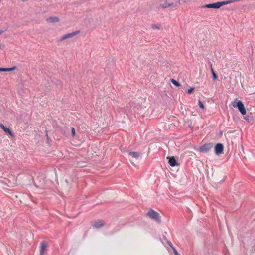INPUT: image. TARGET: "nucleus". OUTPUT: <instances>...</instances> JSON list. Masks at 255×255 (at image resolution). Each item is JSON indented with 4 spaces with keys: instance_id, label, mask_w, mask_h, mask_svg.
Returning a JSON list of instances; mask_svg holds the SVG:
<instances>
[{
    "instance_id": "nucleus-1",
    "label": "nucleus",
    "mask_w": 255,
    "mask_h": 255,
    "mask_svg": "<svg viewBox=\"0 0 255 255\" xmlns=\"http://www.w3.org/2000/svg\"><path fill=\"white\" fill-rule=\"evenodd\" d=\"M232 106L237 108L242 115L246 114V110L243 102L239 100H236L232 103Z\"/></svg>"
},
{
    "instance_id": "nucleus-2",
    "label": "nucleus",
    "mask_w": 255,
    "mask_h": 255,
    "mask_svg": "<svg viewBox=\"0 0 255 255\" xmlns=\"http://www.w3.org/2000/svg\"><path fill=\"white\" fill-rule=\"evenodd\" d=\"M147 216L148 217L152 220H153L156 222H160V216L159 214L153 210V209H150L146 214Z\"/></svg>"
},
{
    "instance_id": "nucleus-3",
    "label": "nucleus",
    "mask_w": 255,
    "mask_h": 255,
    "mask_svg": "<svg viewBox=\"0 0 255 255\" xmlns=\"http://www.w3.org/2000/svg\"><path fill=\"white\" fill-rule=\"evenodd\" d=\"M48 245L47 243L45 241H42L40 243V255H45L46 249L47 248Z\"/></svg>"
},
{
    "instance_id": "nucleus-4",
    "label": "nucleus",
    "mask_w": 255,
    "mask_h": 255,
    "mask_svg": "<svg viewBox=\"0 0 255 255\" xmlns=\"http://www.w3.org/2000/svg\"><path fill=\"white\" fill-rule=\"evenodd\" d=\"M224 146L222 144L218 143L215 147V152L217 155L221 154L223 152Z\"/></svg>"
},
{
    "instance_id": "nucleus-5",
    "label": "nucleus",
    "mask_w": 255,
    "mask_h": 255,
    "mask_svg": "<svg viewBox=\"0 0 255 255\" xmlns=\"http://www.w3.org/2000/svg\"><path fill=\"white\" fill-rule=\"evenodd\" d=\"M104 223L103 221L98 220L92 222V226L94 228L98 229L103 226Z\"/></svg>"
},
{
    "instance_id": "nucleus-6",
    "label": "nucleus",
    "mask_w": 255,
    "mask_h": 255,
    "mask_svg": "<svg viewBox=\"0 0 255 255\" xmlns=\"http://www.w3.org/2000/svg\"><path fill=\"white\" fill-rule=\"evenodd\" d=\"M202 8H214V9H218L219 8V5L218 2L214 3H210L208 4H206L203 5L202 6Z\"/></svg>"
},
{
    "instance_id": "nucleus-7",
    "label": "nucleus",
    "mask_w": 255,
    "mask_h": 255,
    "mask_svg": "<svg viewBox=\"0 0 255 255\" xmlns=\"http://www.w3.org/2000/svg\"><path fill=\"white\" fill-rule=\"evenodd\" d=\"M169 163L171 167H174L178 164L174 156L169 158Z\"/></svg>"
},
{
    "instance_id": "nucleus-8",
    "label": "nucleus",
    "mask_w": 255,
    "mask_h": 255,
    "mask_svg": "<svg viewBox=\"0 0 255 255\" xmlns=\"http://www.w3.org/2000/svg\"><path fill=\"white\" fill-rule=\"evenodd\" d=\"M77 33V32H74L66 34L64 35V36H63L61 38V40H63L64 39L72 37L73 36H74L75 35H76Z\"/></svg>"
},
{
    "instance_id": "nucleus-9",
    "label": "nucleus",
    "mask_w": 255,
    "mask_h": 255,
    "mask_svg": "<svg viewBox=\"0 0 255 255\" xmlns=\"http://www.w3.org/2000/svg\"><path fill=\"white\" fill-rule=\"evenodd\" d=\"M0 127L6 133H8L10 135L12 134V132L10 129L8 128L5 127L2 124H0Z\"/></svg>"
},
{
    "instance_id": "nucleus-10",
    "label": "nucleus",
    "mask_w": 255,
    "mask_h": 255,
    "mask_svg": "<svg viewBox=\"0 0 255 255\" xmlns=\"http://www.w3.org/2000/svg\"><path fill=\"white\" fill-rule=\"evenodd\" d=\"M59 20V18L57 17H50L46 19V21L49 22H57Z\"/></svg>"
},
{
    "instance_id": "nucleus-11",
    "label": "nucleus",
    "mask_w": 255,
    "mask_h": 255,
    "mask_svg": "<svg viewBox=\"0 0 255 255\" xmlns=\"http://www.w3.org/2000/svg\"><path fill=\"white\" fill-rule=\"evenodd\" d=\"M129 154L135 159L138 158L140 155L138 152H129Z\"/></svg>"
},
{
    "instance_id": "nucleus-12",
    "label": "nucleus",
    "mask_w": 255,
    "mask_h": 255,
    "mask_svg": "<svg viewBox=\"0 0 255 255\" xmlns=\"http://www.w3.org/2000/svg\"><path fill=\"white\" fill-rule=\"evenodd\" d=\"M15 69V67H14L13 68H8L0 67V72H9V71H11Z\"/></svg>"
},
{
    "instance_id": "nucleus-13",
    "label": "nucleus",
    "mask_w": 255,
    "mask_h": 255,
    "mask_svg": "<svg viewBox=\"0 0 255 255\" xmlns=\"http://www.w3.org/2000/svg\"><path fill=\"white\" fill-rule=\"evenodd\" d=\"M218 3H219V8L223 5H226L228 4H230L229 0H226V1L218 2Z\"/></svg>"
},
{
    "instance_id": "nucleus-14",
    "label": "nucleus",
    "mask_w": 255,
    "mask_h": 255,
    "mask_svg": "<svg viewBox=\"0 0 255 255\" xmlns=\"http://www.w3.org/2000/svg\"><path fill=\"white\" fill-rule=\"evenodd\" d=\"M212 64H211V72H212V76H213V78L214 80H216L218 77H217L216 74L214 72L213 69L212 68Z\"/></svg>"
},
{
    "instance_id": "nucleus-15",
    "label": "nucleus",
    "mask_w": 255,
    "mask_h": 255,
    "mask_svg": "<svg viewBox=\"0 0 255 255\" xmlns=\"http://www.w3.org/2000/svg\"><path fill=\"white\" fill-rule=\"evenodd\" d=\"M173 5H174L173 3H165V4H163L162 7L164 8H167L169 7H171V6H173Z\"/></svg>"
},
{
    "instance_id": "nucleus-16",
    "label": "nucleus",
    "mask_w": 255,
    "mask_h": 255,
    "mask_svg": "<svg viewBox=\"0 0 255 255\" xmlns=\"http://www.w3.org/2000/svg\"><path fill=\"white\" fill-rule=\"evenodd\" d=\"M171 82L173 84H174L176 86H179L180 84L175 80L174 79H171Z\"/></svg>"
},
{
    "instance_id": "nucleus-17",
    "label": "nucleus",
    "mask_w": 255,
    "mask_h": 255,
    "mask_svg": "<svg viewBox=\"0 0 255 255\" xmlns=\"http://www.w3.org/2000/svg\"><path fill=\"white\" fill-rule=\"evenodd\" d=\"M198 105L200 108L204 109V104L200 100H198Z\"/></svg>"
},
{
    "instance_id": "nucleus-18",
    "label": "nucleus",
    "mask_w": 255,
    "mask_h": 255,
    "mask_svg": "<svg viewBox=\"0 0 255 255\" xmlns=\"http://www.w3.org/2000/svg\"><path fill=\"white\" fill-rule=\"evenodd\" d=\"M71 132L72 136H74L75 135V130L73 127L71 128Z\"/></svg>"
},
{
    "instance_id": "nucleus-19",
    "label": "nucleus",
    "mask_w": 255,
    "mask_h": 255,
    "mask_svg": "<svg viewBox=\"0 0 255 255\" xmlns=\"http://www.w3.org/2000/svg\"><path fill=\"white\" fill-rule=\"evenodd\" d=\"M194 88H191L188 90L187 92L188 94H191L194 91Z\"/></svg>"
},
{
    "instance_id": "nucleus-20",
    "label": "nucleus",
    "mask_w": 255,
    "mask_h": 255,
    "mask_svg": "<svg viewBox=\"0 0 255 255\" xmlns=\"http://www.w3.org/2000/svg\"><path fill=\"white\" fill-rule=\"evenodd\" d=\"M173 252L175 255H180L175 248H173Z\"/></svg>"
},
{
    "instance_id": "nucleus-21",
    "label": "nucleus",
    "mask_w": 255,
    "mask_h": 255,
    "mask_svg": "<svg viewBox=\"0 0 255 255\" xmlns=\"http://www.w3.org/2000/svg\"><path fill=\"white\" fill-rule=\"evenodd\" d=\"M152 28H153V29H159V27L157 25H155V24H153V25H152Z\"/></svg>"
},
{
    "instance_id": "nucleus-22",
    "label": "nucleus",
    "mask_w": 255,
    "mask_h": 255,
    "mask_svg": "<svg viewBox=\"0 0 255 255\" xmlns=\"http://www.w3.org/2000/svg\"><path fill=\"white\" fill-rule=\"evenodd\" d=\"M7 31V29H5L4 30H0V35L3 33L5 31Z\"/></svg>"
},
{
    "instance_id": "nucleus-23",
    "label": "nucleus",
    "mask_w": 255,
    "mask_h": 255,
    "mask_svg": "<svg viewBox=\"0 0 255 255\" xmlns=\"http://www.w3.org/2000/svg\"><path fill=\"white\" fill-rule=\"evenodd\" d=\"M168 245H169V246H170L172 248V249H173V248H174V247H173V246H172V243H171L170 242H168Z\"/></svg>"
},
{
    "instance_id": "nucleus-24",
    "label": "nucleus",
    "mask_w": 255,
    "mask_h": 255,
    "mask_svg": "<svg viewBox=\"0 0 255 255\" xmlns=\"http://www.w3.org/2000/svg\"><path fill=\"white\" fill-rule=\"evenodd\" d=\"M205 148V146H203V147H202V151H206V150H205V149H204Z\"/></svg>"
},
{
    "instance_id": "nucleus-25",
    "label": "nucleus",
    "mask_w": 255,
    "mask_h": 255,
    "mask_svg": "<svg viewBox=\"0 0 255 255\" xmlns=\"http://www.w3.org/2000/svg\"><path fill=\"white\" fill-rule=\"evenodd\" d=\"M1 1V0H0V1Z\"/></svg>"
}]
</instances>
